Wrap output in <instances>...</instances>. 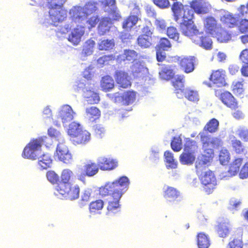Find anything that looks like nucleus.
Returning a JSON list of instances; mask_svg holds the SVG:
<instances>
[{
  "label": "nucleus",
  "instance_id": "obj_21",
  "mask_svg": "<svg viewBox=\"0 0 248 248\" xmlns=\"http://www.w3.org/2000/svg\"><path fill=\"white\" fill-rule=\"evenodd\" d=\"M220 99L225 105L232 109L236 110L238 108L237 101L229 92L226 91L221 93Z\"/></svg>",
  "mask_w": 248,
  "mask_h": 248
},
{
  "label": "nucleus",
  "instance_id": "obj_1",
  "mask_svg": "<svg viewBox=\"0 0 248 248\" xmlns=\"http://www.w3.org/2000/svg\"><path fill=\"white\" fill-rule=\"evenodd\" d=\"M129 185L128 178L122 176L113 182L106 183L99 187L98 194L102 198L109 196L106 214L114 215L120 211V200Z\"/></svg>",
  "mask_w": 248,
  "mask_h": 248
},
{
  "label": "nucleus",
  "instance_id": "obj_37",
  "mask_svg": "<svg viewBox=\"0 0 248 248\" xmlns=\"http://www.w3.org/2000/svg\"><path fill=\"white\" fill-rule=\"evenodd\" d=\"M243 162L242 158H236L234 159L230 164L228 172L231 176L236 175L240 170V167Z\"/></svg>",
  "mask_w": 248,
  "mask_h": 248
},
{
  "label": "nucleus",
  "instance_id": "obj_28",
  "mask_svg": "<svg viewBox=\"0 0 248 248\" xmlns=\"http://www.w3.org/2000/svg\"><path fill=\"white\" fill-rule=\"evenodd\" d=\"M86 117L90 122H95L101 116V111L97 107H91L85 110Z\"/></svg>",
  "mask_w": 248,
  "mask_h": 248
},
{
  "label": "nucleus",
  "instance_id": "obj_32",
  "mask_svg": "<svg viewBox=\"0 0 248 248\" xmlns=\"http://www.w3.org/2000/svg\"><path fill=\"white\" fill-rule=\"evenodd\" d=\"M92 193V190L91 188L84 189L81 193L80 200L78 202V206L82 208L88 204L89 202Z\"/></svg>",
  "mask_w": 248,
  "mask_h": 248
},
{
  "label": "nucleus",
  "instance_id": "obj_19",
  "mask_svg": "<svg viewBox=\"0 0 248 248\" xmlns=\"http://www.w3.org/2000/svg\"><path fill=\"white\" fill-rule=\"evenodd\" d=\"M171 9L174 16H193V12L189 9V6L187 5H184L179 1L174 2L171 6Z\"/></svg>",
  "mask_w": 248,
  "mask_h": 248
},
{
  "label": "nucleus",
  "instance_id": "obj_27",
  "mask_svg": "<svg viewBox=\"0 0 248 248\" xmlns=\"http://www.w3.org/2000/svg\"><path fill=\"white\" fill-rule=\"evenodd\" d=\"M231 230V227L229 222L222 221L218 223L216 232L220 237L225 238L230 233Z\"/></svg>",
  "mask_w": 248,
  "mask_h": 248
},
{
  "label": "nucleus",
  "instance_id": "obj_48",
  "mask_svg": "<svg viewBox=\"0 0 248 248\" xmlns=\"http://www.w3.org/2000/svg\"><path fill=\"white\" fill-rule=\"evenodd\" d=\"M242 233L241 232L237 237H234L233 239L229 242L227 248H243Z\"/></svg>",
  "mask_w": 248,
  "mask_h": 248
},
{
  "label": "nucleus",
  "instance_id": "obj_30",
  "mask_svg": "<svg viewBox=\"0 0 248 248\" xmlns=\"http://www.w3.org/2000/svg\"><path fill=\"white\" fill-rule=\"evenodd\" d=\"M102 90L105 92H108L114 87L113 79L109 76H105L102 77L100 83Z\"/></svg>",
  "mask_w": 248,
  "mask_h": 248
},
{
  "label": "nucleus",
  "instance_id": "obj_18",
  "mask_svg": "<svg viewBox=\"0 0 248 248\" xmlns=\"http://www.w3.org/2000/svg\"><path fill=\"white\" fill-rule=\"evenodd\" d=\"M203 26L206 33L212 36L220 25L213 16H206L203 20Z\"/></svg>",
  "mask_w": 248,
  "mask_h": 248
},
{
  "label": "nucleus",
  "instance_id": "obj_36",
  "mask_svg": "<svg viewBox=\"0 0 248 248\" xmlns=\"http://www.w3.org/2000/svg\"><path fill=\"white\" fill-rule=\"evenodd\" d=\"M111 24V20L108 17H104L98 27L99 34L104 35L107 31H109Z\"/></svg>",
  "mask_w": 248,
  "mask_h": 248
},
{
  "label": "nucleus",
  "instance_id": "obj_63",
  "mask_svg": "<svg viewBox=\"0 0 248 248\" xmlns=\"http://www.w3.org/2000/svg\"><path fill=\"white\" fill-rule=\"evenodd\" d=\"M239 176L241 179L248 177V162H246L241 169Z\"/></svg>",
  "mask_w": 248,
  "mask_h": 248
},
{
  "label": "nucleus",
  "instance_id": "obj_23",
  "mask_svg": "<svg viewBox=\"0 0 248 248\" xmlns=\"http://www.w3.org/2000/svg\"><path fill=\"white\" fill-rule=\"evenodd\" d=\"M73 111L72 108L68 105H63L59 111V117L63 123H67L72 121L74 118Z\"/></svg>",
  "mask_w": 248,
  "mask_h": 248
},
{
  "label": "nucleus",
  "instance_id": "obj_50",
  "mask_svg": "<svg viewBox=\"0 0 248 248\" xmlns=\"http://www.w3.org/2000/svg\"><path fill=\"white\" fill-rule=\"evenodd\" d=\"M171 149L174 152H179L182 148V139L179 136L174 137L172 138L170 143Z\"/></svg>",
  "mask_w": 248,
  "mask_h": 248
},
{
  "label": "nucleus",
  "instance_id": "obj_10",
  "mask_svg": "<svg viewBox=\"0 0 248 248\" xmlns=\"http://www.w3.org/2000/svg\"><path fill=\"white\" fill-rule=\"evenodd\" d=\"M64 0H50L47 2L49 16H64L67 10L63 7Z\"/></svg>",
  "mask_w": 248,
  "mask_h": 248
},
{
  "label": "nucleus",
  "instance_id": "obj_59",
  "mask_svg": "<svg viewBox=\"0 0 248 248\" xmlns=\"http://www.w3.org/2000/svg\"><path fill=\"white\" fill-rule=\"evenodd\" d=\"M48 135L53 138L57 139L59 140L61 139V135L60 133L57 131L56 129L50 127L48 129L47 131Z\"/></svg>",
  "mask_w": 248,
  "mask_h": 248
},
{
  "label": "nucleus",
  "instance_id": "obj_14",
  "mask_svg": "<svg viewBox=\"0 0 248 248\" xmlns=\"http://www.w3.org/2000/svg\"><path fill=\"white\" fill-rule=\"evenodd\" d=\"M99 170L97 162L89 161L84 165L83 173L78 176V179L81 181H84L85 176L93 177L98 172Z\"/></svg>",
  "mask_w": 248,
  "mask_h": 248
},
{
  "label": "nucleus",
  "instance_id": "obj_43",
  "mask_svg": "<svg viewBox=\"0 0 248 248\" xmlns=\"http://www.w3.org/2000/svg\"><path fill=\"white\" fill-rule=\"evenodd\" d=\"M231 159V155L229 151L225 148H222L219 152L218 160L222 165H227Z\"/></svg>",
  "mask_w": 248,
  "mask_h": 248
},
{
  "label": "nucleus",
  "instance_id": "obj_29",
  "mask_svg": "<svg viewBox=\"0 0 248 248\" xmlns=\"http://www.w3.org/2000/svg\"><path fill=\"white\" fill-rule=\"evenodd\" d=\"M164 197L170 201H174L180 196V191L176 188L168 186L164 191Z\"/></svg>",
  "mask_w": 248,
  "mask_h": 248
},
{
  "label": "nucleus",
  "instance_id": "obj_4",
  "mask_svg": "<svg viewBox=\"0 0 248 248\" xmlns=\"http://www.w3.org/2000/svg\"><path fill=\"white\" fill-rule=\"evenodd\" d=\"M74 176L73 172L70 169L63 170L61 175V180L55 187L56 190L61 195L71 200H76L79 197L80 187L70 180Z\"/></svg>",
  "mask_w": 248,
  "mask_h": 248
},
{
  "label": "nucleus",
  "instance_id": "obj_13",
  "mask_svg": "<svg viewBox=\"0 0 248 248\" xmlns=\"http://www.w3.org/2000/svg\"><path fill=\"white\" fill-rule=\"evenodd\" d=\"M189 8L193 12L197 15L207 14L210 9V5L203 0H193L190 2Z\"/></svg>",
  "mask_w": 248,
  "mask_h": 248
},
{
  "label": "nucleus",
  "instance_id": "obj_8",
  "mask_svg": "<svg viewBox=\"0 0 248 248\" xmlns=\"http://www.w3.org/2000/svg\"><path fill=\"white\" fill-rule=\"evenodd\" d=\"M204 191L208 194L212 193L217 185V181L214 172L208 170L200 178Z\"/></svg>",
  "mask_w": 248,
  "mask_h": 248
},
{
  "label": "nucleus",
  "instance_id": "obj_42",
  "mask_svg": "<svg viewBox=\"0 0 248 248\" xmlns=\"http://www.w3.org/2000/svg\"><path fill=\"white\" fill-rule=\"evenodd\" d=\"M136 98V93L132 91H127L121 96L122 102L124 105H129L134 102Z\"/></svg>",
  "mask_w": 248,
  "mask_h": 248
},
{
  "label": "nucleus",
  "instance_id": "obj_12",
  "mask_svg": "<svg viewBox=\"0 0 248 248\" xmlns=\"http://www.w3.org/2000/svg\"><path fill=\"white\" fill-rule=\"evenodd\" d=\"M153 32L148 26L144 27L141 30V34L137 38L138 45L141 48H149L152 45Z\"/></svg>",
  "mask_w": 248,
  "mask_h": 248
},
{
  "label": "nucleus",
  "instance_id": "obj_26",
  "mask_svg": "<svg viewBox=\"0 0 248 248\" xmlns=\"http://www.w3.org/2000/svg\"><path fill=\"white\" fill-rule=\"evenodd\" d=\"M138 53L134 50L125 49L122 54L117 56L116 60L118 62H121L127 61L133 62L137 60Z\"/></svg>",
  "mask_w": 248,
  "mask_h": 248
},
{
  "label": "nucleus",
  "instance_id": "obj_47",
  "mask_svg": "<svg viewBox=\"0 0 248 248\" xmlns=\"http://www.w3.org/2000/svg\"><path fill=\"white\" fill-rule=\"evenodd\" d=\"M115 43L113 39H106L102 40L98 45L100 50H109L114 46Z\"/></svg>",
  "mask_w": 248,
  "mask_h": 248
},
{
  "label": "nucleus",
  "instance_id": "obj_49",
  "mask_svg": "<svg viewBox=\"0 0 248 248\" xmlns=\"http://www.w3.org/2000/svg\"><path fill=\"white\" fill-rule=\"evenodd\" d=\"M171 47V44L169 40L165 37L160 39L158 44L156 45L155 48L162 50L163 51L168 50Z\"/></svg>",
  "mask_w": 248,
  "mask_h": 248
},
{
  "label": "nucleus",
  "instance_id": "obj_38",
  "mask_svg": "<svg viewBox=\"0 0 248 248\" xmlns=\"http://www.w3.org/2000/svg\"><path fill=\"white\" fill-rule=\"evenodd\" d=\"M195 160L194 154L190 152H183L180 155V161L183 165H189L193 163Z\"/></svg>",
  "mask_w": 248,
  "mask_h": 248
},
{
  "label": "nucleus",
  "instance_id": "obj_24",
  "mask_svg": "<svg viewBox=\"0 0 248 248\" xmlns=\"http://www.w3.org/2000/svg\"><path fill=\"white\" fill-rule=\"evenodd\" d=\"M212 36L220 43H227L232 39V35L220 26Z\"/></svg>",
  "mask_w": 248,
  "mask_h": 248
},
{
  "label": "nucleus",
  "instance_id": "obj_15",
  "mask_svg": "<svg viewBox=\"0 0 248 248\" xmlns=\"http://www.w3.org/2000/svg\"><path fill=\"white\" fill-rule=\"evenodd\" d=\"M99 169L102 170H110L117 167L118 162L116 160L109 157L101 156L97 159Z\"/></svg>",
  "mask_w": 248,
  "mask_h": 248
},
{
  "label": "nucleus",
  "instance_id": "obj_60",
  "mask_svg": "<svg viewBox=\"0 0 248 248\" xmlns=\"http://www.w3.org/2000/svg\"><path fill=\"white\" fill-rule=\"evenodd\" d=\"M153 2L158 7L161 8H166L169 6V0H153Z\"/></svg>",
  "mask_w": 248,
  "mask_h": 248
},
{
  "label": "nucleus",
  "instance_id": "obj_34",
  "mask_svg": "<svg viewBox=\"0 0 248 248\" xmlns=\"http://www.w3.org/2000/svg\"><path fill=\"white\" fill-rule=\"evenodd\" d=\"M159 75L161 79L168 81L174 77L175 72L173 69L165 66L162 67L159 72Z\"/></svg>",
  "mask_w": 248,
  "mask_h": 248
},
{
  "label": "nucleus",
  "instance_id": "obj_45",
  "mask_svg": "<svg viewBox=\"0 0 248 248\" xmlns=\"http://www.w3.org/2000/svg\"><path fill=\"white\" fill-rule=\"evenodd\" d=\"M52 160L48 154H43L38 160V164L42 170L50 167Z\"/></svg>",
  "mask_w": 248,
  "mask_h": 248
},
{
  "label": "nucleus",
  "instance_id": "obj_44",
  "mask_svg": "<svg viewBox=\"0 0 248 248\" xmlns=\"http://www.w3.org/2000/svg\"><path fill=\"white\" fill-rule=\"evenodd\" d=\"M185 96L190 101L197 102L199 100V94L198 92L190 88H186L183 93V97Z\"/></svg>",
  "mask_w": 248,
  "mask_h": 248
},
{
  "label": "nucleus",
  "instance_id": "obj_5",
  "mask_svg": "<svg viewBox=\"0 0 248 248\" xmlns=\"http://www.w3.org/2000/svg\"><path fill=\"white\" fill-rule=\"evenodd\" d=\"M71 23L77 25L68 36V41L74 45H77L81 41V38L85 32L86 26L89 29L94 27L99 21L98 16H70Z\"/></svg>",
  "mask_w": 248,
  "mask_h": 248
},
{
  "label": "nucleus",
  "instance_id": "obj_54",
  "mask_svg": "<svg viewBox=\"0 0 248 248\" xmlns=\"http://www.w3.org/2000/svg\"><path fill=\"white\" fill-rule=\"evenodd\" d=\"M115 59L114 56L112 55H104L100 57L97 61V63L101 67L105 65L109 64V62L113 61Z\"/></svg>",
  "mask_w": 248,
  "mask_h": 248
},
{
  "label": "nucleus",
  "instance_id": "obj_53",
  "mask_svg": "<svg viewBox=\"0 0 248 248\" xmlns=\"http://www.w3.org/2000/svg\"><path fill=\"white\" fill-rule=\"evenodd\" d=\"M243 81H237L232 83V91L235 94L241 95L244 93L245 89L242 83Z\"/></svg>",
  "mask_w": 248,
  "mask_h": 248
},
{
  "label": "nucleus",
  "instance_id": "obj_9",
  "mask_svg": "<svg viewBox=\"0 0 248 248\" xmlns=\"http://www.w3.org/2000/svg\"><path fill=\"white\" fill-rule=\"evenodd\" d=\"M172 58L174 61L179 62L180 67L186 74L190 73L194 70L195 66L197 62V58L193 56H186L182 58L176 56Z\"/></svg>",
  "mask_w": 248,
  "mask_h": 248
},
{
  "label": "nucleus",
  "instance_id": "obj_33",
  "mask_svg": "<svg viewBox=\"0 0 248 248\" xmlns=\"http://www.w3.org/2000/svg\"><path fill=\"white\" fill-rule=\"evenodd\" d=\"M239 16H221L220 21L222 24L228 28H233L238 25Z\"/></svg>",
  "mask_w": 248,
  "mask_h": 248
},
{
  "label": "nucleus",
  "instance_id": "obj_39",
  "mask_svg": "<svg viewBox=\"0 0 248 248\" xmlns=\"http://www.w3.org/2000/svg\"><path fill=\"white\" fill-rule=\"evenodd\" d=\"M198 149L197 142L189 138L185 139L184 151L185 152H190L194 154L196 152Z\"/></svg>",
  "mask_w": 248,
  "mask_h": 248
},
{
  "label": "nucleus",
  "instance_id": "obj_46",
  "mask_svg": "<svg viewBox=\"0 0 248 248\" xmlns=\"http://www.w3.org/2000/svg\"><path fill=\"white\" fill-rule=\"evenodd\" d=\"M165 161L167 163V167L171 169H175L177 168V163L175 161L173 154L170 151L165 152L164 154Z\"/></svg>",
  "mask_w": 248,
  "mask_h": 248
},
{
  "label": "nucleus",
  "instance_id": "obj_17",
  "mask_svg": "<svg viewBox=\"0 0 248 248\" xmlns=\"http://www.w3.org/2000/svg\"><path fill=\"white\" fill-rule=\"evenodd\" d=\"M225 71L223 69L213 70L210 76L209 79L218 87L225 86Z\"/></svg>",
  "mask_w": 248,
  "mask_h": 248
},
{
  "label": "nucleus",
  "instance_id": "obj_7",
  "mask_svg": "<svg viewBox=\"0 0 248 248\" xmlns=\"http://www.w3.org/2000/svg\"><path fill=\"white\" fill-rule=\"evenodd\" d=\"M46 139V137H40L31 140L24 148L22 156L25 158L36 159L38 156V152L41 150Z\"/></svg>",
  "mask_w": 248,
  "mask_h": 248
},
{
  "label": "nucleus",
  "instance_id": "obj_2",
  "mask_svg": "<svg viewBox=\"0 0 248 248\" xmlns=\"http://www.w3.org/2000/svg\"><path fill=\"white\" fill-rule=\"evenodd\" d=\"M181 19L180 23V28L182 33L189 37L193 43L206 50H210L212 47V41L208 36L204 34L202 31H199L197 27L194 24L192 18L188 16H174V20L178 22Z\"/></svg>",
  "mask_w": 248,
  "mask_h": 248
},
{
  "label": "nucleus",
  "instance_id": "obj_16",
  "mask_svg": "<svg viewBox=\"0 0 248 248\" xmlns=\"http://www.w3.org/2000/svg\"><path fill=\"white\" fill-rule=\"evenodd\" d=\"M185 76L183 75H178L171 81V84L174 88V93L179 98H183V93L185 89Z\"/></svg>",
  "mask_w": 248,
  "mask_h": 248
},
{
  "label": "nucleus",
  "instance_id": "obj_64",
  "mask_svg": "<svg viewBox=\"0 0 248 248\" xmlns=\"http://www.w3.org/2000/svg\"><path fill=\"white\" fill-rule=\"evenodd\" d=\"M51 20L54 26H58L60 23L67 19V16H52Z\"/></svg>",
  "mask_w": 248,
  "mask_h": 248
},
{
  "label": "nucleus",
  "instance_id": "obj_52",
  "mask_svg": "<svg viewBox=\"0 0 248 248\" xmlns=\"http://www.w3.org/2000/svg\"><path fill=\"white\" fill-rule=\"evenodd\" d=\"M93 134L98 138H102L106 135V130L101 124H96L93 125Z\"/></svg>",
  "mask_w": 248,
  "mask_h": 248
},
{
  "label": "nucleus",
  "instance_id": "obj_11",
  "mask_svg": "<svg viewBox=\"0 0 248 248\" xmlns=\"http://www.w3.org/2000/svg\"><path fill=\"white\" fill-rule=\"evenodd\" d=\"M98 3L96 2L89 1L87 2L83 7L80 6H74L70 12L72 16H80L81 12L86 16L95 13L98 10Z\"/></svg>",
  "mask_w": 248,
  "mask_h": 248
},
{
  "label": "nucleus",
  "instance_id": "obj_6",
  "mask_svg": "<svg viewBox=\"0 0 248 248\" xmlns=\"http://www.w3.org/2000/svg\"><path fill=\"white\" fill-rule=\"evenodd\" d=\"M68 133L75 144H85L91 139V134L86 130H82L80 125L75 122L69 125Z\"/></svg>",
  "mask_w": 248,
  "mask_h": 248
},
{
  "label": "nucleus",
  "instance_id": "obj_51",
  "mask_svg": "<svg viewBox=\"0 0 248 248\" xmlns=\"http://www.w3.org/2000/svg\"><path fill=\"white\" fill-rule=\"evenodd\" d=\"M232 146L233 151L237 154H241L244 153L245 148L240 140L234 139L232 140Z\"/></svg>",
  "mask_w": 248,
  "mask_h": 248
},
{
  "label": "nucleus",
  "instance_id": "obj_62",
  "mask_svg": "<svg viewBox=\"0 0 248 248\" xmlns=\"http://www.w3.org/2000/svg\"><path fill=\"white\" fill-rule=\"evenodd\" d=\"M238 136L244 141H248V129L242 128L238 130Z\"/></svg>",
  "mask_w": 248,
  "mask_h": 248
},
{
  "label": "nucleus",
  "instance_id": "obj_61",
  "mask_svg": "<svg viewBox=\"0 0 248 248\" xmlns=\"http://www.w3.org/2000/svg\"><path fill=\"white\" fill-rule=\"evenodd\" d=\"M239 59L244 64H248V48L245 49L241 52Z\"/></svg>",
  "mask_w": 248,
  "mask_h": 248
},
{
  "label": "nucleus",
  "instance_id": "obj_22",
  "mask_svg": "<svg viewBox=\"0 0 248 248\" xmlns=\"http://www.w3.org/2000/svg\"><path fill=\"white\" fill-rule=\"evenodd\" d=\"M56 154L59 160L65 163H69L72 159L71 154L67 146L62 143H59L57 145Z\"/></svg>",
  "mask_w": 248,
  "mask_h": 248
},
{
  "label": "nucleus",
  "instance_id": "obj_57",
  "mask_svg": "<svg viewBox=\"0 0 248 248\" xmlns=\"http://www.w3.org/2000/svg\"><path fill=\"white\" fill-rule=\"evenodd\" d=\"M46 176L47 179L52 184L57 185L59 183V176L54 171H48L46 172Z\"/></svg>",
  "mask_w": 248,
  "mask_h": 248
},
{
  "label": "nucleus",
  "instance_id": "obj_3",
  "mask_svg": "<svg viewBox=\"0 0 248 248\" xmlns=\"http://www.w3.org/2000/svg\"><path fill=\"white\" fill-rule=\"evenodd\" d=\"M203 154L195 163L197 173L200 172L212 160L214 156V148L223 145L222 140L217 137H211L203 132L199 133Z\"/></svg>",
  "mask_w": 248,
  "mask_h": 248
},
{
  "label": "nucleus",
  "instance_id": "obj_58",
  "mask_svg": "<svg viewBox=\"0 0 248 248\" xmlns=\"http://www.w3.org/2000/svg\"><path fill=\"white\" fill-rule=\"evenodd\" d=\"M238 30L242 33H248V20L246 19L239 20Z\"/></svg>",
  "mask_w": 248,
  "mask_h": 248
},
{
  "label": "nucleus",
  "instance_id": "obj_56",
  "mask_svg": "<svg viewBox=\"0 0 248 248\" xmlns=\"http://www.w3.org/2000/svg\"><path fill=\"white\" fill-rule=\"evenodd\" d=\"M167 34L169 38L179 42V33L177 31L176 28L173 27L168 28Z\"/></svg>",
  "mask_w": 248,
  "mask_h": 248
},
{
  "label": "nucleus",
  "instance_id": "obj_31",
  "mask_svg": "<svg viewBox=\"0 0 248 248\" xmlns=\"http://www.w3.org/2000/svg\"><path fill=\"white\" fill-rule=\"evenodd\" d=\"M197 242L199 248H208L210 245L208 236L202 232L197 234Z\"/></svg>",
  "mask_w": 248,
  "mask_h": 248
},
{
  "label": "nucleus",
  "instance_id": "obj_40",
  "mask_svg": "<svg viewBox=\"0 0 248 248\" xmlns=\"http://www.w3.org/2000/svg\"><path fill=\"white\" fill-rule=\"evenodd\" d=\"M84 97L86 99L88 104H97L100 101L98 94L91 90H87L84 93Z\"/></svg>",
  "mask_w": 248,
  "mask_h": 248
},
{
  "label": "nucleus",
  "instance_id": "obj_20",
  "mask_svg": "<svg viewBox=\"0 0 248 248\" xmlns=\"http://www.w3.org/2000/svg\"><path fill=\"white\" fill-rule=\"evenodd\" d=\"M115 81L120 88H127L131 86V83L127 73L123 71H117L114 76Z\"/></svg>",
  "mask_w": 248,
  "mask_h": 248
},
{
  "label": "nucleus",
  "instance_id": "obj_55",
  "mask_svg": "<svg viewBox=\"0 0 248 248\" xmlns=\"http://www.w3.org/2000/svg\"><path fill=\"white\" fill-rule=\"evenodd\" d=\"M138 21V16H128L124 22L123 27L125 29L131 28L134 26Z\"/></svg>",
  "mask_w": 248,
  "mask_h": 248
},
{
  "label": "nucleus",
  "instance_id": "obj_35",
  "mask_svg": "<svg viewBox=\"0 0 248 248\" xmlns=\"http://www.w3.org/2000/svg\"><path fill=\"white\" fill-rule=\"evenodd\" d=\"M104 206V201L101 199L96 200L90 203L89 210L91 213H97L103 209Z\"/></svg>",
  "mask_w": 248,
  "mask_h": 248
},
{
  "label": "nucleus",
  "instance_id": "obj_25",
  "mask_svg": "<svg viewBox=\"0 0 248 248\" xmlns=\"http://www.w3.org/2000/svg\"><path fill=\"white\" fill-rule=\"evenodd\" d=\"M105 12L109 16H118L119 11L116 6L115 0H104L101 1Z\"/></svg>",
  "mask_w": 248,
  "mask_h": 248
},
{
  "label": "nucleus",
  "instance_id": "obj_41",
  "mask_svg": "<svg viewBox=\"0 0 248 248\" xmlns=\"http://www.w3.org/2000/svg\"><path fill=\"white\" fill-rule=\"evenodd\" d=\"M218 126V121L215 118H212L205 124L203 127V130L210 133H215L217 131Z\"/></svg>",
  "mask_w": 248,
  "mask_h": 248
}]
</instances>
